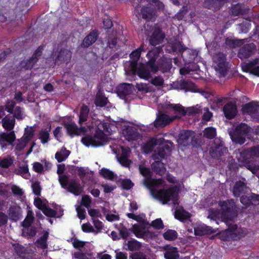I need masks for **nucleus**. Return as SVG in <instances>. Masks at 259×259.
I'll return each mask as SVG.
<instances>
[{
    "instance_id": "1",
    "label": "nucleus",
    "mask_w": 259,
    "mask_h": 259,
    "mask_svg": "<svg viewBox=\"0 0 259 259\" xmlns=\"http://www.w3.org/2000/svg\"><path fill=\"white\" fill-rule=\"evenodd\" d=\"M139 170L141 175L146 178L144 185L149 187L152 196L158 199L163 204L168 203L171 201L174 204H178V191L176 187H171L168 189L157 190L155 188L159 186H163L164 181L162 179H149L151 176L149 168L143 165L139 166Z\"/></svg>"
},
{
    "instance_id": "2",
    "label": "nucleus",
    "mask_w": 259,
    "mask_h": 259,
    "mask_svg": "<svg viewBox=\"0 0 259 259\" xmlns=\"http://www.w3.org/2000/svg\"><path fill=\"white\" fill-rule=\"evenodd\" d=\"M161 51V48L160 47H155L150 51L146 55L149 59L146 64L133 63L131 69L133 73L146 80L151 78V72L156 73L158 70L155 62Z\"/></svg>"
},
{
    "instance_id": "3",
    "label": "nucleus",
    "mask_w": 259,
    "mask_h": 259,
    "mask_svg": "<svg viewBox=\"0 0 259 259\" xmlns=\"http://www.w3.org/2000/svg\"><path fill=\"white\" fill-rule=\"evenodd\" d=\"M96 126V133L94 137L87 136L82 138V143L87 146H99L104 144L108 141L107 135H110L108 124L103 123L99 120L93 119L92 128Z\"/></svg>"
},
{
    "instance_id": "4",
    "label": "nucleus",
    "mask_w": 259,
    "mask_h": 259,
    "mask_svg": "<svg viewBox=\"0 0 259 259\" xmlns=\"http://www.w3.org/2000/svg\"><path fill=\"white\" fill-rule=\"evenodd\" d=\"M219 205L222 211V217L224 222L229 224L236 216L234 202L230 200L220 201Z\"/></svg>"
},
{
    "instance_id": "5",
    "label": "nucleus",
    "mask_w": 259,
    "mask_h": 259,
    "mask_svg": "<svg viewBox=\"0 0 259 259\" xmlns=\"http://www.w3.org/2000/svg\"><path fill=\"white\" fill-rule=\"evenodd\" d=\"M212 60L215 64V70L219 74V76H225L227 72V67L225 55L221 52L217 53L213 55Z\"/></svg>"
},
{
    "instance_id": "6",
    "label": "nucleus",
    "mask_w": 259,
    "mask_h": 259,
    "mask_svg": "<svg viewBox=\"0 0 259 259\" xmlns=\"http://www.w3.org/2000/svg\"><path fill=\"white\" fill-rule=\"evenodd\" d=\"M249 132V127L245 123H241L238 125L234 131L230 135L233 141L239 144H243L245 141V135Z\"/></svg>"
},
{
    "instance_id": "7",
    "label": "nucleus",
    "mask_w": 259,
    "mask_h": 259,
    "mask_svg": "<svg viewBox=\"0 0 259 259\" xmlns=\"http://www.w3.org/2000/svg\"><path fill=\"white\" fill-rule=\"evenodd\" d=\"M228 150L224 145V143L220 139H215L214 145L210 147L209 154L214 158H219L224 154L227 153Z\"/></svg>"
},
{
    "instance_id": "8",
    "label": "nucleus",
    "mask_w": 259,
    "mask_h": 259,
    "mask_svg": "<svg viewBox=\"0 0 259 259\" xmlns=\"http://www.w3.org/2000/svg\"><path fill=\"white\" fill-rule=\"evenodd\" d=\"M133 231L136 237L142 238L148 240L154 236V233L142 225H134L133 226Z\"/></svg>"
},
{
    "instance_id": "9",
    "label": "nucleus",
    "mask_w": 259,
    "mask_h": 259,
    "mask_svg": "<svg viewBox=\"0 0 259 259\" xmlns=\"http://www.w3.org/2000/svg\"><path fill=\"white\" fill-rule=\"evenodd\" d=\"M178 116H169L166 114L159 113L154 122V126L156 128L165 126L173 121Z\"/></svg>"
},
{
    "instance_id": "10",
    "label": "nucleus",
    "mask_w": 259,
    "mask_h": 259,
    "mask_svg": "<svg viewBox=\"0 0 259 259\" xmlns=\"http://www.w3.org/2000/svg\"><path fill=\"white\" fill-rule=\"evenodd\" d=\"M41 54L42 52L41 49L38 48L36 50L32 57L29 60L21 62L20 63V67L25 70L31 69L34 67L35 64L41 56Z\"/></svg>"
},
{
    "instance_id": "11",
    "label": "nucleus",
    "mask_w": 259,
    "mask_h": 259,
    "mask_svg": "<svg viewBox=\"0 0 259 259\" xmlns=\"http://www.w3.org/2000/svg\"><path fill=\"white\" fill-rule=\"evenodd\" d=\"M255 50V46L253 43L247 44L240 49L238 56L241 59H246L252 56Z\"/></svg>"
},
{
    "instance_id": "12",
    "label": "nucleus",
    "mask_w": 259,
    "mask_h": 259,
    "mask_svg": "<svg viewBox=\"0 0 259 259\" xmlns=\"http://www.w3.org/2000/svg\"><path fill=\"white\" fill-rule=\"evenodd\" d=\"M67 133L71 136L84 135L87 131L85 127L81 126L78 128L74 122H69L65 124Z\"/></svg>"
},
{
    "instance_id": "13",
    "label": "nucleus",
    "mask_w": 259,
    "mask_h": 259,
    "mask_svg": "<svg viewBox=\"0 0 259 259\" xmlns=\"http://www.w3.org/2000/svg\"><path fill=\"white\" fill-rule=\"evenodd\" d=\"M194 138V133L190 131H183L179 134L178 142L184 146L191 143Z\"/></svg>"
},
{
    "instance_id": "14",
    "label": "nucleus",
    "mask_w": 259,
    "mask_h": 259,
    "mask_svg": "<svg viewBox=\"0 0 259 259\" xmlns=\"http://www.w3.org/2000/svg\"><path fill=\"white\" fill-rule=\"evenodd\" d=\"M14 132L9 133H2L0 134V145L2 148H6L8 144L12 145L15 140Z\"/></svg>"
},
{
    "instance_id": "15",
    "label": "nucleus",
    "mask_w": 259,
    "mask_h": 259,
    "mask_svg": "<svg viewBox=\"0 0 259 259\" xmlns=\"http://www.w3.org/2000/svg\"><path fill=\"white\" fill-rule=\"evenodd\" d=\"M122 134L125 139L128 141L136 140L140 136L134 127L126 125L124 126Z\"/></svg>"
},
{
    "instance_id": "16",
    "label": "nucleus",
    "mask_w": 259,
    "mask_h": 259,
    "mask_svg": "<svg viewBox=\"0 0 259 259\" xmlns=\"http://www.w3.org/2000/svg\"><path fill=\"white\" fill-rule=\"evenodd\" d=\"M259 59L256 58L253 61L244 64L242 66V70L245 72H250L251 74L259 76V66H257Z\"/></svg>"
},
{
    "instance_id": "17",
    "label": "nucleus",
    "mask_w": 259,
    "mask_h": 259,
    "mask_svg": "<svg viewBox=\"0 0 259 259\" xmlns=\"http://www.w3.org/2000/svg\"><path fill=\"white\" fill-rule=\"evenodd\" d=\"M230 14L234 16L244 15L249 13V8L243 4H237L232 6L230 9Z\"/></svg>"
},
{
    "instance_id": "18",
    "label": "nucleus",
    "mask_w": 259,
    "mask_h": 259,
    "mask_svg": "<svg viewBox=\"0 0 259 259\" xmlns=\"http://www.w3.org/2000/svg\"><path fill=\"white\" fill-rule=\"evenodd\" d=\"M215 232V230L205 224L198 225L194 228V234L196 236L209 235Z\"/></svg>"
},
{
    "instance_id": "19",
    "label": "nucleus",
    "mask_w": 259,
    "mask_h": 259,
    "mask_svg": "<svg viewBox=\"0 0 259 259\" xmlns=\"http://www.w3.org/2000/svg\"><path fill=\"white\" fill-rule=\"evenodd\" d=\"M223 111L226 118H233L237 113V108L235 104L230 102L226 104L223 108Z\"/></svg>"
},
{
    "instance_id": "20",
    "label": "nucleus",
    "mask_w": 259,
    "mask_h": 259,
    "mask_svg": "<svg viewBox=\"0 0 259 259\" xmlns=\"http://www.w3.org/2000/svg\"><path fill=\"white\" fill-rule=\"evenodd\" d=\"M133 86L130 83H122L120 84L118 88L117 93L120 97L131 94L133 91Z\"/></svg>"
},
{
    "instance_id": "21",
    "label": "nucleus",
    "mask_w": 259,
    "mask_h": 259,
    "mask_svg": "<svg viewBox=\"0 0 259 259\" xmlns=\"http://www.w3.org/2000/svg\"><path fill=\"white\" fill-rule=\"evenodd\" d=\"M247 191V188L245 184L241 181H238L233 187V193L234 196L239 197L245 193Z\"/></svg>"
},
{
    "instance_id": "22",
    "label": "nucleus",
    "mask_w": 259,
    "mask_h": 259,
    "mask_svg": "<svg viewBox=\"0 0 259 259\" xmlns=\"http://www.w3.org/2000/svg\"><path fill=\"white\" fill-rule=\"evenodd\" d=\"M172 61L170 59L163 57L159 60L158 65L156 66L158 70L164 72L170 69Z\"/></svg>"
},
{
    "instance_id": "23",
    "label": "nucleus",
    "mask_w": 259,
    "mask_h": 259,
    "mask_svg": "<svg viewBox=\"0 0 259 259\" xmlns=\"http://www.w3.org/2000/svg\"><path fill=\"white\" fill-rule=\"evenodd\" d=\"M98 37V33L96 30H93L83 39L82 46L88 48L94 44Z\"/></svg>"
},
{
    "instance_id": "24",
    "label": "nucleus",
    "mask_w": 259,
    "mask_h": 259,
    "mask_svg": "<svg viewBox=\"0 0 259 259\" xmlns=\"http://www.w3.org/2000/svg\"><path fill=\"white\" fill-rule=\"evenodd\" d=\"M164 255L165 259H178L180 256L177 248L172 246L165 248Z\"/></svg>"
},
{
    "instance_id": "25",
    "label": "nucleus",
    "mask_w": 259,
    "mask_h": 259,
    "mask_svg": "<svg viewBox=\"0 0 259 259\" xmlns=\"http://www.w3.org/2000/svg\"><path fill=\"white\" fill-rule=\"evenodd\" d=\"M66 189L68 192L75 195H80L82 191V188L80 185L75 180L69 182Z\"/></svg>"
},
{
    "instance_id": "26",
    "label": "nucleus",
    "mask_w": 259,
    "mask_h": 259,
    "mask_svg": "<svg viewBox=\"0 0 259 259\" xmlns=\"http://www.w3.org/2000/svg\"><path fill=\"white\" fill-rule=\"evenodd\" d=\"M204 6L213 11H217L222 7L220 0H204Z\"/></svg>"
},
{
    "instance_id": "27",
    "label": "nucleus",
    "mask_w": 259,
    "mask_h": 259,
    "mask_svg": "<svg viewBox=\"0 0 259 259\" xmlns=\"http://www.w3.org/2000/svg\"><path fill=\"white\" fill-rule=\"evenodd\" d=\"M2 122L4 128L8 131H11L14 127L15 120L14 117L8 115L3 119Z\"/></svg>"
},
{
    "instance_id": "28",
    "label": "nucleus",
    "mask_w": 259,
    "mask_h": 259,
    "mask_svg": "<svg viewBox=\"0 0 259 259\" xmlns=\"http://www.w3.org/2000/svg\"><path fill=\"white\" fill-rule=\"evenodd\" d=\"M71 57V53L67 50H61L59 53L55 62L57 64H60L62 61H68Z\"/></svg>"
},
{
    "instance_id": "29",
    "label": "nucleus",
    "mask_w": 259,
    "mask_h": 259,
    "mask_svg": "<svg viewBox=\"0 0 259 259\" xmlns=\"http://www.w3.org/2000/svg\"><path fill=\"white\" fill-rule=\"evenodd\" d=\"M164 38L163 34L159 31H154L149 39L150 44L153 46L159 44Z\"/></svg>"
},
{
    "instance_id": "30",
    "label": "nucleus",
    "mask_w": 259,
    "mask_h": 259,
    "mask_svg": "<svg viewBox=\"0 0 259 259\" xmlns=\"http://www.w3.org/2000/svg\"><path fill=\"white\" fill-rule=\"evenodd\" d=\"M21 214L20 208L16 206H11L9 209V215L10 219L14 221H17Z\"/></svg>"
},
{
    "instance_id": "31",
    "label": "nucleus",
    "mask_w": 259,
    "mask_h": 259,
    "mask_svg": "<svg viewBox=\"0 0 259 259\" xmlns=\"http://www.w3.org/2000/svg\"><path fill=\"white\" fill-rule=\"evenodd\" d=\"M70 153V152L69 150L63 147L59 151L56 152L55 154V158L58 162H61L68 157Z\"/></svg>"
},
{
    "instance_id": "32",
    "label": "nucleus",
    "mask_w": 259,
    "mask_h": 259,
    "mask_svg": "<svg viewBox=\"0 0 259 259\" xmlns=\"http://www.w3.org/2000/svg\"><path fill=\"white\" fill-rule=\"evenodd\" d=\"M89 108L85 105H83L80 108L79 115V123L82 124L84 122L87 121L89 112Z\"/></svg>"
},
{
    "instance_id": "33",
    "label": "nucleus",
    "mask_w": 259,
    "mask_h": 259,
    "mask_svg": "<svg viewBox=\"0 0 259 259\" xmlns=\"http://www.w3.org/2000/svg\"><path fill=\"white\" fill-rule=\"evenodd\" d=\"M141 13L143 18L147 20H151L155 15L154 10L149 7H143L142 9Z\"/></svg>"
},
{
    "instance_id": "34",
    "label": "nucleus",
    "mask_w": 259,
    "mask_h": 259,
    "mask_svg": "<svg viewBox=\"0 0 259 259\" xmlns=\"http://www.w3.org/2000/svg\"><path fill=\"white\" fill-rule=\"evenodd\" d=\"M151 166L152 169L160 175H162L165 171L163 163L159 160H155V162L153 163Z\"/></svg>"
},
{
    "instance_id": "35",
    "label": "nucleus",
    "mask_w": 259,
    "mask_h": 259,
    "mask_svg": "<svg viewBox=\"0 0 259 259\" xmlns=\"http://www.w3.org/2000/svg\"><path fill=\"white\" fill-rule=\"evenodd\" d=\"M27 143L28 142L25 140V139H23L22 138L18 140L15 148V153L18 155H21L20 152L22 151Z\"/></svg>"
},
{
    "instance_id": "36",
    "label": "nucleus",
    "mask_w": 259,
    "mask_h": 259,
    "mask_svg": "<svg viewBox=\"0 0 259 259\" xmlns=\"http://www.w3.org/2000/svg\"><path fill=\"white\" fill-rule=\"evenodd\" d=\"M49 237V233L47 232L44 233L42 236L40 237L36 241V246L42 249H46L48 247L47 240Z\"/></svg>"
},
{
    "instance_id": "37",
    "label": "nucleus",
    "mask_w": 259,
    "mask_h": 259,
    "mask_svg": "<svg viewBox=\"0 0 259 259\" xmlns=\"http://www.w3.org/2000/svg\"><path fill=\"white\" fill-rule=\"evenodd\" d=\"M72 255L73 258L76 259H89V257L91 256V254L85 252L84 249H79L78 251L74 252Z\"/></svg>"
},
{
    "instance_id": "38",
    "label": "nucleus",
    "mask_w": 259,
    "mask_h": 259,
    "mask_svg": "<svg viewBox=\"0 0 259 259\" xmlns=\"http://www.w3.org/2000/svg\"><path fill=\"white\" fill-rule=\"evenodd\" d=\"M259 107V105L253 103H249L245 105L243 107L244 112H246L249 114L251 117L254 113L257 110V108Z\"/></svg>"
},
{
    "instance_id": "39",
    "label": "nucleus",
    "mask_w": 259,
    "mask_h": 259,
    "mask_svg": "<svg viewBox=\"0 0 259 259\" xmlns=\"http://www.w3.org/2000/svg\"><path fill=\"white\" fill-rule=\"evenodd\" d=\"M167 152L163 149L160 146L157 151H155L152 154V158L155 160H159L165 157L167 154Z\"/></svg>"
},
{
    "instance_id": "40",
    "label": "nucleus",
    "mask_w": 259,
    "mask_h": 259,
    "mask_svg": "<svg viewBox=\"0 0 259 259\" xmlns=\"http://www.w3.org/2000/svg\"><path fill=\"white\" fill-rule=\"evenodd\" d=\"M170 107L174 109L175 113L177 114V118H180L181 116H185L187 115L186 110L184 109V107L180 104H171Z\"/></svg>"
},
{
    "instance_id": "41",
    "label": "nucleus",
    "mask_w": 259,
    "mask_h": 259,
    "mask_svg": "<svg viewBox=\"0 0 259 259\" xmlns=\"http://www.w3.org/2000/svg\"><path fill=\"white\" fill-rule=\"evenodd\" d=\"M161 139H153L151 142H149L145 144L143 147V151L146 153H148L152 151L154 146L156 145L159 144L160 143V140Z\"/></svg>"
},
{
    "instance_id": "42",
    "label": "nucleus",
    "mask_w": 259,
    "mask_h": 259,
    "mask_svg": "<svg viewBox=\"0 0 259 259\" xmlns=\"http://www.w3.org/2000/svg\"><path fill=\"white\" fill-rule=\"evenodd\" d=\"M95 103L98 106L104 107L107 103V99L102 94L99 93L96 95Z\"/></svg>"
},
{
    "instance_id": "43",
    "label": "nucleus",
    "mask_w": 259,
    "mask_h": 259,
    "mask_svg": "<svg viewBox=\"0 0 259 259\" xmlns=\"http://www.w3.org/2000/svg\"><path fill=\"white\" fill-rule=\"evenodd\" d=\"M127 246L128 250L136 251L139 250L141 247L142 244L137 240L133 239L127 242Z\"/></svg>"
},
{
    "instance_id": "44",
    "label": "nucleus",
    "mask_w": 259,
    "mask_h": 259,
    "mask_svg": "<svg viewBox=\"0 0 259 259\" xmlns=\"http://www.w3.org/2000/svg\"><path fill=\"white\" fill-rule=\"evenodd\" d=\"M142 48L141 47L139 49L133 51L131 54H130V58L132 60L131 62L130 63V67H132V64L133 63L138 64L137 62L139 60L141 53L142 51Z\"/></svg>"
},
{
    "instance_id": "45",
    "label": "nucleus",
    "mask_w": 259,
    "mask_h": 259,
    "mask_svg": "<svg viewBox=\"0 0 259 259\" xmlns=\"http://www.w3.org/2000/svg\"><path fill=\"white\" fill-rule=\"evenodd\" d=\"M246 155L249 158H255L259 157V146H255L251 147L246 151Z\"/></svg>"
},
{
    "instance_id": "46",
    "label": "nucleus",
    "mask_w": 259,
    "mask_h": 259,
    "mask_svg": "<svg viewBox=\"0 0 259 259\" xmlns=\"http://www.w3.org/2000/svg\"><path fill=\"white\" fill-rule=\"evenodd\" d=\"M187 114L188 115H196L202 113L201 107L198 105L195 106L189 107L186 109Z\"/></svg>"
},
{
    "instance_id": "47",
    "label": "nucleus",
    "mask_w": 259,
    "mask_h": 259,
    "mask_svg": "<svg viewBox=\"0 0 259 259\" xmlns=\"http://www.w3.org/2000/svg\"><path fill=\"white\" fill-rule=\"evenodd\" d=\"M34 220L33 213L31 210H28L27 216L22 222L23 227H29Z\"/></svg>"
},
{
    "instance_id": "48",
    "label": "nucleus",
    "mask_w": 259,
    "mask_h": 259,
    "mask_svg": "<svg viewBox=\"0 0 259 259\" xmlns=\"http://www.w3.org/2000/svg\"><path fill=\"white\" fill-rule=\"evenodd\" d=\"M126 215L130 219L136 220L139 223L146 224V221L145 220V215L143 213L140 214L139 215H136L133 213H128Z\"/></svg>"
},
{
    "instance_id": "49",
    "label": "nucleus",
    "mask_w": 259,
    "mask_h": 259,
    "mask_svg": "<svg viewBox=\"0 0 259 259\" xmlns=\"http://www.w3.org/2000/svg\"><path fill=\"white\" fill-rule=\"evenodd\" d=\"M203 136L207 138L212 139L216 136V130L212 127L206 128L203 131Z\"/></svg>"
},
{
    "instance_id": "50",
    "label": "nucleus",
    "mask_w": 259,
    "mask_h": 259,
    "mask_svg": "<svg viewBox=\"0 0 259 259\" xmlns=\"http://www.w3.org/2000/svg\"><path fill=\"white\" fill-rule=\"evenodd\" d=\"M163 236L167 240H174L177 238V233L174 230H168L163 234Z\"/></svg>"
},
{
    "instance_id": "51",
    "label": "nucleus",
    "mask_w": 259,
    "mask_h": 259,
    "mask_svg": "<svg viewBox=\"0 0 259 259\" xmlns=\"http://www.w3.org/2000/svg\"><path fill=\"white\" fill-rule=\"evenodd\" d=\"M33 132L34 128L33 127H29L27 126L25 129L24 135L22 138L25 139V140L28 142L33 137Z\"/></svg>"
},
{
    "instance_id": "52",
    "label": "nucleus",
    "mask_w": 259,
    "mask_h": 259,
    "mask_svg": "<svg viewBox=\"0 0 259 259\" xmlns=\"http://www.w3.org/2000/svg\"><path fill=\"white\" fill-rule=\"evenodd\" d=\"M13 160L11 157L0 158V167L7 168L11 166Z\"/></svg>"
},
{
    "instance_id": "53",
    "label": "nucleus",
    "mask_w": 259,
    "mask_h": 259,
    "mask_svg": "<svg viewBox=\"0 0 259 259\" xmlns=\"http://www.w3.org/2000/svg\"><path fill=\"white\" fill-rule=\"evenodd\" d=\"M50 134L46 129L42 130L39 134V139L42 144H46L49 140Z\"/></svg>"
},
{
    "instance_id": "54",
    "label": "nucleus",
    "mask_w": 259,
    "mask_h": 259,
    "mask_svg": "<svg viewBox=\"0 0 259 259\" xmlns=\"http://www.w3.org/2000/svg\"><path fill=\"white\" fill-rule=\"evenodd\" d=\"M100 173L103 177L109 180H113L115 176L112 171L106 168H102Z\"/></svg>"
},
{
    "instance_id": "55",
    "label": "nucleus",
    "mask_w": 259,
    "mask_h": 259,
    "mask_svg": "<svg viewBox=\"0 0 259 259\" xmlns=\"http://www.w3.org/2000/svg\"><path fill=\"white\" fill-rule=\"evenodd\" d=\"M24 228L23 230V234L24 236L26 235L29 236H34L36 233L35 228L33 227H23Z\"/></svg>"
},
{
    "instance_id": "56",
    "label": "nucleus",
    "mask_w": 259,
    "mask_h": 259,
    "mask_svg": "<svg viewBox=\"0 0 259 259\" xmlns=\"http://www.w3.org/2000/svg\"><path fill=\"white\" fill-rule=\"evenodd\" d=\"M246 167L250 170L252 174L255 175L259 179V166L253 164L248 163L245 165Z\"/></svg>"
},
{
    "instance_id": "57",
    "label": "nucleus",
    "mask_w": 259,
    "mask_h": 259,
    "mask_svg": "<svg viewBox=\"0 0 259 259\" xmlns=\"http://www.w3.org/2000/svg\"><path fill=\"white\" fill-rule=\"evenodd\" d=\"M161 140L159 141L160 143H159L160 146L164 149H165L167 152H169L172 146V143L169 141H164L162 142V140H164L163 138H160Z\"/></svg>"
},
{
    "instance_id": "58",
    "label": "nucleus",
    "mask_w": 259,
    "mask_h": 259,
    "mask_svg": "<svg viewBox=\"0 0 259 259\" xmlns=\"http://www.w3.org/2000/svg\"><path fill=\"white\" fill-rule=\"evenodd\" d=\"M59 181L62 188L67 189L69 182L68 177L65 175L60 176L59 177Z\"/></svg>"
},
{
    "instance_id": "59",
    "label": "nucleus",
    "mask_w": 259,
    "mask_h": 259,
    "mask_svg": "<svg viewBox=\"0 0 259 259\" xmlns=\"http://www.w3.org/2000/svg\"><path fill=\"white\" fill-rule=\"evenodd\" d=\"M31 187L33 193L37 196L40 195L41 187L39 183L38 182H35L32 183Z\"/></svg>"
},
{
    "instance_id": "60",
    "label": "nucleus",
    "mask_w": 259,
    "mask_h": 259,
    "mask_svg": "<svg viewBox=\"0 0 259 259\" xmlns=\"http://www.w3.org/2000/svg\"><path fill=\"white\" fill-rule=\"evenodd\" d=\"M108 46L114 50H117V39L115 37H110L108 39Z\"/></svg>"
},
{
    "instance_id": "61",
    "label": "nucleus",
    "mask_w": 259,
    "mask_h": 259,
    "mask_svg": "<svg viewBox=\"0 0 259 259\" xmlns=\"http://www.w3.org/2000/svg\"><path fill=\"white\" fill-rule=\"evenodd\" d=\"M93 222L95 227L97 229V231H95V233L97 234L101 232L103 228L102 222L99 221L98 219H93Z\"/></svg>"
},
{
    "instance_id": "62",
    "label": "nucleus",
    "mask_w": 259,
    "mask_h": 259,
    "mask_svg": "<svg viewBox=\"0 0 259 259\" xmlns=\"http://www.w3.org/2000/svg\"><path fill=\"white\" fill-rule=\"evenodd\" d=\"M41 210L48 217H54L56 214V212L54 210L48 207L47 205Z\"/></svg>"
},
{
    "instance_id": "63",
    "label": "nucleus",
    "mask_w": 259,
    "mask_h": 259,
    "mask_svg": "<svg viewBox=\"0 0 259 259\" xmlns=\"http://www.w3.org/2000/svg\"><path fill=\"white\" fill-rule=\"evenodd\" d=\"M91 199L88 195H84L81 199V204L87 208L91 207Z\"/></svg>"
},
{
    "instance_id": "64",
    "label": "nucleus",
    "mask_w": 259,
    "mask_h": 259,
    "mask_svg": "<svg viewBox=\"0 0 259 259\" xmlns=\"http://www.w3.org/2000/svg\"><path fill=\"white\" fill-rule=\"evenodd\" d=\"M203 112V120L207 121H209L212 116V113H211L207 108H204L202 109Z\"/></svg>"
}]
</instances>
